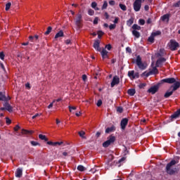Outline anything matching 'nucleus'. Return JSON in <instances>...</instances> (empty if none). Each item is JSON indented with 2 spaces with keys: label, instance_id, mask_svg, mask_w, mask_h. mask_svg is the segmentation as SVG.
<instances>
[{
  "label": "nucleus",
  "instance_id": "8",
  "mask_svg": "<svg viewBox=\"0 0 180 180\" xmlns=\"http://www.w3.org/2000/svg\"><path fill=\"white\" fill-rule=\"evenodd\" d=\"M0 101H2L3 102H8V101H11V97L8 96H5V93L0 91Z\"/></svg>",
  "mask_w": 180,
  "mask_h": 180
},
{
  "label": "nucleus",
  "instance_id": "26",
  "mask_svg": "<svg viewBox=\"0 0 180 180\" xmlns=\"http://www.w3.org/2000/svg\"><path fill=\"white\" fill-rule=\"evenodd\" d=\"M133 30H141V27L139 26L137 24H134L132 26Z\"/></svg>",
  "mask_w": 180,
  "mask_h": 180
},
{
  "label": "nucleus",
  "instance_id": "25",
  "mask_svg": "<svg viewBox=\"0 0 180 180\" xmlns=\"http://www.w3.org/2000/svg\"><path fill=\"white\" fill-rule=\"evenodd\" d=\"M39 139H40V140H44V141H49V139H47L46 135L39 134Z\"/></svg>",
  "mask_w": 180,
  "mask_h": 180
},
{
  "label": "nucleus",
  "instance_id": "61",
  "mask_svg": "<svg viewBox=\"0 0 180 180\" xmlns=\"http://www.w3.org/2000/svg\"><path fill=\"white\" fill-rule=\"evenodd\" d=\"M63 141H61V142H54V144H55V146H57V145L58 146H61V144H63Z\"/></svg>",
  "mask_w": 180,
  "mask_h": 180
},
{
  "label": "nucleus",
  "instance_id": "24",
  "mask_svg": "<svg viewBox=\"0 0 180 180\" xmlns=\"http://www.w3.org/2000/svg\"><path fill=\"white\" fill-rule=\"evenodd\" d=\"M134 23V18H131L129 20L127 21V26H131Z\"/></svg>",
  "mask_w": 180,
  "mask_h": 180
},
{
  "label": "nucleus",
  "instance_id": "40",
  "mask_svg": "<svg viewBox=\"0 0 180 180\" xmlns=\"http://www.w3.org/2000/svg\"><path fill=\"white\" fill-rule=\"evenodd\" d=\"M97 34H98V39H101L102 36H103L104 33L103 32L99 30L98 31Z\"/></svg>",
  "mask_w": 180,
  "mask_h": 180
},
{
  "label": "nucleus",
  "instance_id": "27",
  "mask_svg": "<svg viewBox=\"0 0 180 180\" xmlns=\"http://www.w3.org/2000/svg\"><path fill=\"white\" fill-rule=\"evenodd\" d=\"M128 77L131 79H133V77H134V70H130L128 72Z\"/></svg>",
  "mask_w": 180,
  "mask_h": 180
},
{
  "label": "nucleus",
  "instance_id": "9",
  "mask_svg": "<svg viewBox=\"0 0 180 180\" xmlns=\"http://www.w3.org/2000/svg\"><path fill=\"white\" fill-rule=\"evenodd\" d=\"M128 123H129V119L127 118H123L121 120L120 126H121L122 130H124L126 129V126H127Z\"/></svg>",
  "mask_w": 180,
  "mask_h": 180
},
{
  "label": "nucleus",
  "instance_id": "13",
  "mask_svg": "<svg viewBox=\"0 0 180 180\" xmlns=\"http://www.w3.org/2000/svg\"><path fill=\"white\" fill-rule=\"evenodd\" d=\"M4 108H6V110H8V112H9L10 113H12V112H13L12 106L11 105V104H9V103H8V101H6L4 103Z\"/></svg>",
  "mask_w": 180,
  "mask_h": 180
},
{
  "label": "nucleus",
  "instance_id": "18",
  "mask_svg": "<svg viewBox=\"0 0 180 180\" xmlns=\"http://www.w3.org/2000/svg\"><path fill=\"white\" fill-rule=\"evenodd\" d=\"M167 59L165 58H160L156 61V67H160L162 63H165Z\"/></svg>",
  "mask_w": 180,
  "mask_h": 180
},
{
  "label": "nucleus",
  "instance_id": "51",
  "mask_svg": "<svg viewBox=\"0 0 180 180\" xmlns=\"http://www.w3.org/2000/svg\"><path fill=\"white\" fill-rule=\"evenodd\" d=\"M96 105L99 108L100 106H102V100L99 99L97 101Z\"/></svg>",
  "mask_w": 180,
  "mask_h": 180
},
{
  "label": "nucleus",
  "instance_id": "23",
  "mask_svg": "<svg viewBox=\"0 0 180 180\" xmlns=\"http://www.w3.org/2000/svg\"><path fill=\"white\" fill-rule=\"evenodd\" d=\"M162 22H165V20H169V14H165L161 17Z\"/></svg>",
  "mask_w": 180,
  "mask_h": 180
},
{
  "label": "nucleus",
  "instance_id": "50",
  "mask_svg": "<svg viewBox=\"0 0 180 180\" xmlns=\"http://www.w3.org/2000/svg\"><path fill=\"white\" fill-rule=\"evenodd\" d=\"M29 40H30V41H32V43L34 41H36V39H34V37L33 36H30L29 37Z\"/></svg>",
  "mask_w": 180,
  "mask_h": 180
},
{
  "label": "nucleus",
  "instance_id": "42",
  "mask_svg": "<svg viewBox=\"0 0 180 180\" xmlns=\"http://www.w3.org/2000/svg\"><path fill=\"white\" fill-rule=\"evenodd\" d=\"M139 77H140V75L139 74V72H134L133 79H136V78H139Z\"/></svg>",
  "mask_w": 180,
  "mask_h": 180
},
{
  "label": "nucleus",
  "instance_id": "32",
  "mask_svg": "<svg viewBox=\"0 0 180 180\" xmlns=\"http://www.w3.org/2000/svg\"><path fill=\"white\" fill-rule=\"evenodd\" d=\"M119 6L122 11H127V7H126V5L120 4Z\"/></svg>",
  "mask_w": 180,
  "mask_h": 180
},
{
  "label": "nucleus",
  "instance_id": "21",
  "mask_svg": "<svg viewBox=\"0 0 180 180\" xmlns=\"http://www.w3.org/2000/svg\"><path fill=\"white\" fill-rule=\"evenodd\" d=\"M58 37H64V32L63 30H60L55 35V39H58Z\"/></svg>",
  "mask_w": 180,
  "mask_h": 180
},
{
  "label": "nucleus",
  "instance_id": "20",
  "mask_svg": "<svg viewBox=\"0 0 180 180\" xmlns=\"http://www.w3.org/2000/svg\"><path fill=\"white\" fill-rule=\"evenodd\" d=\"M127 94H128V95H129V96H134V95L136 94V89H129L127 91Z\"/></svg>",
  "mask_w": 180,
  "mask_h": 180
},
{
  "label": "nucleus",
  "instance_id": "62",
  "mask_svg": "<svg viewBox=\"0 0 180 180\" xmlns=\"http://www.w3.org/2000/svg\"><path fill=\"white\" fill-rule=\"evenodd\" d=\"M149 9H150V6H148V5H145L144 10L148 11Z\"/></svg>",
  "mask_w": 180,
  "mask_h": 180
},
{
  "label": "nucleus",
  "instance_id": "37",
  "mask_svg": "<svg viewBox=\"0 0 180 180\" xmlns=\"http://www.w3.org/2000/svg\"><path fill=\"white\" fill-rule=\"evenodd\" d=\"M139 23L141 26H144V25H146V20H144V19H139Z\"/></svg>",
  "mask_w": 180,
  "mask_h": 180
},
{
  "label": "nucleus",
  "instance_id": "55",
  "mask_svg": "<svg viewBox=\"0 0 180 180\" xmlns=\"http://www.w3.org/2000/svg\"><path fill=\"white\" fill-rule=\"evenodd\" d=\"M126 160V158L125 157H122L119 161H118V162L120 163V164H122V162H123L124 161H125Z\"/></svg>",
  "mask_w": 180,
  "mask_h": 180
},
{
  "label": "nucleus",
  "instance_id": "16",
  "mask_svg": "<svg viewBox=\"0 0 180 180\" xmlns=\"http://www.w3.org/2000/svg\"><path fill=\"white\" fill-rule=\"evenodd\" d=\"M15 174L16 178H22V175H23V169L21 168H18Z\"/></svg>",
  "mask_w": 180,
  "mask_h": 180
},
{
  "label": "nucleus",
  "instance_id": "44",
  "mask_svg": "<svg viewBox=\"0 0 180 180\" xmlns=\"http://www.w3.org/2000/svg\"><path fill=\"white\" fill-rule=\"evenodd\" d=\"M117 112H118V113H123V108L122 107H117Z\"/></svg>",
  "mask_w": 180,
  "mask_h": 180
},
{
  "label": "nucleus",
  "instance_id": "10",
  "mask_svg": "<svg viewBox=\"0 0 180 180\" xmlns=\"http://www.w3.org/2000/svg\"><path fill=\"white\" fill-rule=\"evenodd\" d=\"M159 88L160 87L158 86V85L153 86L148 90V92H149V94H152V95H154V94L158 92Z\"/></svg>",
  "mask_w": 180,
  "mask_h": 180
},
{
  "label": "nucleus",
  "instance_id": "41",
  "mask_svg": "<svg viewBox=\"0 0 180 180\" xmlns=\"http://www.w3.org/2000/svg\"><path fill=\"white\" fill-rule=\"evenodd\" d=\"M109 29H110V30H113L116 29V24L110 25Z\"/></svg>",
  "mask_w": 180,
  "mask_h": 180
},
{
  "label": "nucleus",
  "instance_id": "35",
  "mask_svg": "<svg viewBox=\"0 0 180 180\" xmlns=\"http://www.w3.org/2000/svg\"><path fill=\"white\" fill-rule=\"evenodd\" d=\"M154 36H153V34H151L150 37H148V41H149V43H153L154 42Z\"/></svg>",
  "mask_w": 180,
  "mask_h": 180
},
{
  "label": "nucleus",
  "instance_id": "17",
  "mask_svg": "<svg viewBox=\"0 0 180 180\" xmlns=\"http://www.w3.org/2000/svg\"><path fill=\"white\" fill-rule=\"evenodd\" d=\"M116 131V127H115V125H112V127H108L105 129V133L108 134L109 133H112V131Z\"/></svg>",
  "mask_w": 180,
  "mask_h": 180
},
{
  "label": "nucleus",
  "instance_id": "38",
  "mask_svg": "<svg viewBox=\"0 0 180 180\" xmlns=\"http://www.w3.org/2000/svg\"><path fill=\"white\" fill-rule=\"evenodd\" d=\"M107 8H108V1H105L101 7V9L102 11H103V9H106Z\"/></svg>",
  "mask_w": 180,
  "mask_h": 180
},
{
  "label": "nucleus",
  "instance_id": "11",
  "mask_svg": "<svg viewBox=\"0 0 180 180\" xmlns=\"http://www.w3.org/2000/svg\"><path fill=\"white\" fill-rule=\"evenodd\" d=\"M119 82H120V78L117 76H114L111 82V88H113L115 85H118Z\"/></svg>",
  "mask_w": 180,
  "mask_h": 180
},
{
  "label": "nucleus",
  "instance_id": "56",
  "mask_svg": "<svg viewBox=\"0 0 180 180\" xmlns=\"http://www.w3.org/2000/svg\"><path fill=\"white\" fill-rule=\"evenodd\" d=\"M54 102H56V100H53V101L49 105L48 109H51V108H53Z\"/></svg>",
  "mask_w": 180,
  "mask_h": 180
},
{
  "label": "nucleus",
  "instance_id": "2",
  "mask_svg": "<svg viewBox=\"0 0 180 180\" xmlns=\"http://www.w3.org/2000/svg\"><path fill=\"white\" fill-rule=\"evenodd\" d=\"M176 164V160H172L171 162H169L167 166H166V172L169 175H174V174L176 172V168L171 169V167L173 165H175Z\"/></svg>",
  "mask_w": 180,
  "mask_h": 180
},
{
  "label": "nucleus",
  "instance_id": "31",
  "mask_svg": "<svg viewBox=\"0 0 180 180\" xmlns=\"http://www.w3.org/2000/svg\"><path fill=\"white\" fill-rule=\"evenodd\" d=\"M51 30H53V27H48L46 32L44 33L46 36H48L49 33H51Z\"/></svg>",
  "mask_w": 180,
  "mask_h": 180
},
{
  "label": "nucleus",
  "instance_id": "12",
  "mask_svg": "<svg viewBox=\"0 0 180 180\" xmlns=\"http://www.w3.org/2000/svg\"><path fill=\"white\" fill-rule=\"evenodd\" d=\"M101 42L99 40H96L94 43L93 47L96 50V51H102V49L100 47Z\"/></svg>",
  "mask_w": 180,
  "mask_h": 180
},
{
  "label": "nucleus",
  "instance_id": "43",
  "mask_svg": "<svg viewBox=\"0 0 180 180\" xmlns=\"http://www.w3.org/2000/svg\"><path fill=\"white\" fill-rule=\"evenodd\" d=\"M68 108H69L70 112H72V110H77V107H75V106L69 105Z\"/></svg>",
  "mask_w": 180,
  "mask_h": 180
},
{
  "label": "nucleus",
  "instance_id": "5",
  "mask_svg": "<svg viewBox=\"0 0 180 180\" xmlns=\"http://www.w3.org/2000/svg\"><path fill=\"white\" fill-rule=\"evenodd\" d=\"M178 47H179V44L175 39H171L169 44V49L172 51H175L178 50Z\"/></svg>",
  "mask_w": 180,
  "mask_h": 180
},
{
  "label": "nucleus",
  "instance_id": "6",
  "mask_svg": "<svg viewBox=\"0 0 180 180\" xmlns=\"http://www.w3.org/2000/svg\"><path fill=\"white\" fill-rule=\"evenodd\" d=\"M136 64L139 67V70H144L147 68V65L143 63L140 56H136Z\"/></svg>",
  "mask_w": 180,
  "mask_h": 180
},
{
  "label": "nucleus",
  "instance_id": "33",
  "mask_svg": "<svg viewBox=\"0 0 180 180\" xmlns=\"http://www.w3.org/2000/svg\"><path fill=\"white\" fill-rule=\"evenodd\" d=\"M11 6H12V3L8 2L6 4V11H8L9 9H11Z\"/></svg>",
  "mask_w": 180,
  "mask_h": 180
},
{
  "label": "nucleus",
  "instance_id": "4",
  "mask_svg": "<svg viewBox=\"0 0 180 180\" xmlns=\"http://www.w3.org/2000/svg\"><path fill=\"white\" fill-rule=\"evenodd\" d=\"M144 1L146 0H135L133 4V8L135 12H140V9H141V4H143Z\"/></svg>",
  "mask_w": 180,
  "mask_h": 180
},
{
  "label": "nucleus",
  "instance_id": "14",
  "mask_svg": "<svg viewBox=\"0 0 180 180\" xmlns=\"http://www.w3.org/2000/svg\"><path fill=\"white\" fill-rule=\"evenodd\" d=\"M158 74V69H157L156 67L153 68V70L147 72L146 74V78L150 77V75Z\"/></svg>",
  "mask_w": 180,
  "mask_h": 180
},
{
  "label": "nucleus",
  "instance_id": "3",
  "mask_svg": "<svg viewBox=\"0 0 180 180\" xmlns=\"http://www.w3.org/2000/svg\"><path fill=\"white\" fill-rule=\"evenodd\" d=\"M108 139L103 143V147L105 148H108L110 144H113V143L116 141V137L115 136L111 135Z\"/></svg>",
  "mask_w": 180,
  "mask_h": 180
},
{
  "label": "nucleus",
  "instance_id": "58",
  "mask_svg": "<svg viewBox=\"0 0 180 180\" xmlns=\"http://www.w3.org/2000/svg\"><path fill=\"white\" fill-rule=\"evenodd\" d=\"M126 51H127V53H131V48H130V47H127V48H126Z\"/></svg>",
  "mask_w": 180,
  "mask_h": 180
},
{
  "label": "nucleus",
  "instance_id": "7",
  "mask_svg": "<svg viewBox=\"0 0 180 180\" xmlns=\"http://www.w3.org/2000/svg\"><path fill=\"white\" fill-rule=\"evenodd\" d=\"M75 23L78 29H81V27H82V15L77 14Z\"/></svg>",
  "mask_w": 180,
  "mask_h": 180
},
{
  "label": "nucleus",
  "instance_id": "36",
  "mask_svg": "<svg viewBox=\"0 0 180 180\" xmlns=\"http://www.w3.org/2000/svg\"><path fill=\"white\" fill-rule=\"evenodd\" d=\"M78 171H80L81 172L85 171V167L83 165H79L77 167Z\"/></svg>",
  "mask_w": 180,
  "mask_h": 180
},
{
  "label": "nucleus",
  "instance_id": "49",
  "mask_svg": "<svg viewBox=\"0 0 180 180\" xmlns=\"http://www.w3.org/2000/svg\"><path fill=\"white\" fill-rule=\"evenodd\" d=\"M173 6H174V8H179L180 6V0L179 1H177L176 3H175Z\"/></svg>",
  "mask_w": 180,
  "mask_h": 180
},
{
  "label": "nucleus",
  "instance_id": "39",
  "mask_svg": "<svg viewBox=\"0 0 180 180\" xmlns=\"http://www.w3.org/2000/svg\"><path fill=\"white\" fill-rule=\"evenodd\" d=\"M30 143L32 146H33L34 147H36V146H40V143L38 142H36L34 141H31Z\"/></svg>",
  "mask_w": 180,
  "mask_h": 180
},
{
  "label": "nucleus",
  "instance_id": "19",
  "mask_svg": "<svg viewBox=\"0 0 180 180\" xmlns=\"http://www.w3.org/2000/svg\"><path fill=\"white\" fill-rule=\"evenodd\" d=\"M179 115H180V109L171 115V119L172 120L176 119L177 117H179Z\"/></svg>",
  "mask_w": 180,
  "mask_h": 180
},
{
  "label": "nucleus",
  "instance_id": "54",
  "mask_svg": "<svg viewBox=\"0 0 180 180\" xmlns=\"http://www.w3.org/2000/svg\"><path fill=\"white\" fill-rule=\"evenodd\" d=\"M105 49H107V50H108V51L112 50V45H110V44H107V45L105 46Z\"/></svg>",
  "mask_w": 180,
  "mask_h": 180
},
{
  "label": "nucleus",
  "instance_id": "53",
  "mask_svg": "<svg viewBox=\"0 0 180 180\" xmlns=\"http://www.w3.org/2000/svg\"><path fill=\"white\" fill-rule=\"evenodd\" d=\"M96 6H98V4H96V2L94 1L91 3V8H93V9H94L96 8Z\"/></svg>",
  "mask_w": 180,
  "mask_h": 180
},
{
  "label": "nucleus",
  "instance_id": "59",
  "mask_svg": "<svg viewBox=\"0 0 180 180\" xmlns=\"http://www.w3.org/2000/svg\"><path fill=\"white\" fill-rule=\"evenodd\" d=\"M19 129H20V127L19 125H16L15 127H14V131H18V130H19Z\"/></svg>",
  "mask_w": 180,
  "mask_h": 180
},
{
  "label": "nucleus",
  "instance_id": "29",
  "mask_svg": "<svg viewBox=\"0 0 180 180\" xmlns=\"http://www.w3.org/2000/svg\"><path fill=\"white\" fill-rule=\"evenodd\" d=\"M152 36H153V37H155V36H160L161 34V31H156V32H152Z\"/></svg>",
  "mask_w": 180,
  "mask_h": 180
},
{
  "label": "nucleus",
  "instance_id": "64",
  "mask_svg": "<svg viewBox=\"0 0 180 180\" xmlns=\"http://www.w3.org/2000/svg\"><path fill=\"white\" fill-rule=\"evenodd\" d=\"M38 116H40V114H39V113H37V114H35L34 116H32V119H36V117H38Z\"/></svg>",
  "mask_w": 180,
  "mask_h": 180
},
{
  "label": "nucleus",
  "instance_id": "45",
  "mask_svg": "<svg viewBox=\"0 0 180 180\" xmlns=\"http://www.w3.org/2000/svg\"><path fill=\"white\" fill-rule=\"evenodd\" d=\"M6 123L9 126V124L12 123V121L11 120V119H9V117H6Z\"/></svg>",
  "mask_w": 180,
  "mask_h": 180
},
{
  "label": "nucleus",
  "instance_id": "22",
  "mask_svg": "<svg viewBox=\"0 0 180 180\" xmlns=\"http://www.w3.org/2000/svg\"><path fill=\"white\" fill-rule=\"evenodd\" d=\"M132 34L136 39H140V33L137 30H132Z\"/></svg>",
  "mask_w": 180,
  "mask_h": 180
},
{
  "label": "nucleus",
  "instance_id": "60",
  "mask_svg": "<svg viewBox=\"0 0 180 180\" xmlns=\"http://www.w3.org/2000/svg\"><path fill=\"white\" fill-rule=\"evenodd\" d=\"M151 22H153V20H151L150 18H148V20H147V21H146V23H147L148 25H150V23H151Z\"/></svg>",
  "mask_w": 180,
  "mask_h": 180
},
{
  "label": "nucleus",
  "instance_id": "15",
  "mask_svg": "<svg viewBox=\"0 0 180 180\" xmlns=\"http://www.w3.org/2000/svg\"><path fill=\"white\" fill-rule=\"evenodd\" d=\"M108 51H106V49H103V50L101 52V57L103 58V60H105L106 58H109V56L108 55Z\"/></svg>",
  "mask_w": 180,
  "mask_h": 180
},
{
  "label": "nucleus",
  "instance_id": "34",
  "mask_svg": "<svg viewBox=\"0 0 180 180\" xmlns=\"http://www.w3.org/2000/svg\"><path fill=\"white\" fill-rule=\"evenodd\" d=\"M88 14L90 15V16H94V15H95V11L94 10H92V8H89L88 10Z\"/></svg>",
  "mask_w": 180,
  "mask_h": 180
},
{
  "label": "nucleus",
  "instance_id": "63",
  "mask_svg": "<svg viewBox=\"0 0 180 180\" xmlns=\"http://www.w3.org/2000/svg\"><path fill=\"white\" fill-rule=\"evenodd\" d=\"M104 16H105V19H109V14L108 13V12H105L104 13Z\"/></svg>",
  "mask_w": 180,
  "mask_h": 180
},
{
  "label": "nucleus",
  "instance_id": "28",
  "mask_svg": "<svg viewBox=\"0 0 180 180\" xmlns=\"http://www.w3.org/2000/svg\"><path fill=\"white\" fill-rule=\"evenodd\" d=\"M33 133V131H29V130H27V129H22V134H32Z\"/></svg>",
  "mask_w": 180,
  "mask_h": 180
},
{
  "label": "nucleus",
  "instance_id": "48",
  "mask_svg": "<svg viewBox=\"0 0 180 180\" xmlns=\"http://www.w3.org/2000/svg\"><path fill=\"white\" fill-rule=\"evenodd\" d=\"M146 85H147V84L141 83V84H139V87L140 88V89H143V88L146 86Z\"/></svg>",
  "mask_w": 180,
  "mask_h": 180
},
{
  "label": "nucleus",
  "instance_id": "52",
  "mask_svg": "<svg viewBox=\"0 0 180 180\" xmlns=\"http://www.w3.org/2000/svg\"><path fill=\"white\" fill-rule=\"evenodd\" d=\"M98 20H99V18L98 17H96L94 20V25H98Z\"/></svg>",
  "mask_w": 180,
  "mask_h": 180
},
{
  "label": "nucleus",
  "instance_id": "1",
  "mask_svg": "<svg viewBox=\"0 0 180 180\" xmlns=\"http://www.w3.org/2000/svg\"><path fill=\"white\" fill-rule=\"evenodd\" d=\"M162 82L166 84H173L165 94L164 98H169L177 89L180 88V79L178 77H170L162 79Z\"/></svg>",
  "mask_w": 180,
  "mask_h": 180
},
{
  "label": "nucleus",
  "instance_id": "47",
  "mask_svg": "<svg viewBox=\"0 0 180 180\" xmlns=\"http://www.w3.org/2000/svg\"><path fill=\"white\" fill-rule=\"evenodd\" d=\"M0 58L1 60H5V53L4 52H0Z\"/></svg>",
  "mask_w": 180,
  "mask_h": 180
},
{
  "label": "nucleus",
  "instance_id": "30",
  "mask_svg": "<svg viewBox=\"0 0 180 180\" xmlns=\"http://www.w3.org/2000/svg\"><path fill=\"white\" fill-rule=\"evenodd\" d=\"M78 134L79 136H80V137H82V139H86V137H85V131H79Z\"/></svg>",
  "mask_w": 180,
  "mask_h": 180
},
{
  "label": "nucleus",
  "instance_id": "46",
  "mask_svg": "<svg viewBox=\"0 0 180 180\" xmlns=\"http://www.w3.org/2000/svg\"><path fill=\"white\" fill-rule=\"evenodd\" d=\"M109 5H110V6H115V5L116 4V2L114 0H110L108 2Z\"/></svg>",
  "mask_w": 180,
  "mask_h": 180
},
{
  "label": "nucleus",
  "instance_id": "57",
  "mask_svg": "<svg viewBox=\"0 0 180 180\" xmlns=\"http://www.w3.org/2000/svg\"><path fill=\"white\" fill-rule=\"evenodd\" d=\"M46 144H48L49 146H55V143L53 141H47Z\"/></svg>",
  "mask_w": 180,
  "mask_h": 180
}]
</instances>
